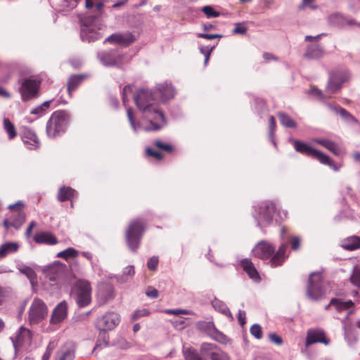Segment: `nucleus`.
<instances>
[{
  "label": "nucleus",
  "instance_id": "6e6d98bb",
  "mask_svg": "<svg viewBox=\"0 0 360 360\" xmlns=\"http://www.w3.org/2000/svg\"><path fill=\"white\" fill-rule=\"evenodd\" d=\"M248 31V27L243 22L235 23V27L233 30V34H245Z\"/></svg>",
  "mask_w": 360,
  "mask_h": 360
},
{
  "label": "nucleus",
  "instance_id": "9d476101",
  "mask_svg": "<svg viewBox=\"0 0 360 360\" xmlns=\"http://www.w3.org/2000/svg\"><path fill=\"white\" fill-rule=\"evenodd\" d=\"M24 204L21 201H18L15 204L10 205L8 209L13 210L11 219H5L4 221V226L6 229L8 230L10 228L13 227L15 229H18L25 221V214L22 210Z\"/></svg>",
  "mask_w": 360,
  "mask_h": 360
},
{
  "label": "nucleus",
  "instance_id": "4c0bfd02",
  "mask_svg": "<svg viewBox=\"0 0 360 360\" xmlns=\"http://www.w3.org/2000/svg\"><path fill=\"white\" fill-rule=\"evenodd\" d=\"M220 351L216 345L212 343L204 342L200 346V354L203 356H210L212 359V353H217Z\"/></svg>",
  "mask_w": 360,
  "mask_h": 360
},
{
  "label": "nucleus",
  "instance_id": "e2e57ef3",
  "mask_svg": "<svg viewBox=\"0 0 360 360\" xmlns=\"http://www.w3.org/2000/svg\"><path fill=\"white\" fill-rule=\"evenodd\" d=\"M146 295L149 297L155 299L158 297L159 292L155 288L149 286L146 290Z\"/></svg>",
  "mask_w": 360,
  "mask_h": 360
},
{
  "label": "nucleus",
  "instance_id": "7c9ffc66",
  "mask_svg": "<svg viewBox=\"0 0 360 360\" xmlns=\"http://www.w3.org/2000/svg\"><path fill=\"white\" fill-rule=\"evenodd\" d=\"M312 141L321 145L336 155L340 153V148L334 141L323 139H314Z\"/></svg>",
  "mask_w": 360,
  "mask_h": 360
},
{
  "label": "nucleus",
  "instance_id": "680f3d73",
  "mask_svg": "<svg viewBox=\"0 0 360 360\" xmlns=\"http://www.w3.org/2000/svg\"><path fill=\"white\" fill-rule=\"evenodd\" d=\"M287 216H288V212L286 210H278L277 211V214L276 216V219L275 220L277 221V222H281L283 220H284L285 219L287 218Z\"/></svg>",
  "mask_w": 360,
  "mask_h": 360
},
{
  "label": "nucleus",
  "instance_id": "f3484780",
  "mask_svg": "<svg viewBox=\"0 0 360 360\" xmlns=\"http://www.w3.org/2000/svg\"><path fill=\"white\" fill-rule=\"evenodd\" d=\"M76 345L72 341H67L58 350L56 360H73L75 356Z\"/></svg>",
  "mask_w": 360,
  "mask_h": 360
},
{
  "label": "nucleus",
  "instance_id": "c756f323",
  "mask_svg": "<svg viewBox=\"0 0 360 360\" xmlns=\"http://www.w3.org/2000/svg\"><path fill=\"white\" fill-rule=\"evenodd\" d=\"M323 55V50L319 44H315L307 47L305 57L311 59L319 58Z\"/></svg>",
  "mask_w": 360,
  "mask_h": 360
},
{
  "label": "nucleus",
  "instance_id": "20e7f679",
  "mask_svg": "<svg viewBox=\"0 0 360 360\" xmlns=\"http://www.w3.org/2000/svg\"><path fill=\"white\" fill-rule=\"evenodd\" d=\"M292 142L294 148L297 152L317 160L320 163L328 165L335 172L339 171L341 167V165H335L330 160L328 155L323 153L319 150H316L309 144L298 140H294Z\"/></svg>",
  "mask_w": 360,
  "mask_h": 360
},
{
  "label": "nucleus",
  "instance_id": "6ab92c4d",
  "mask_svg": "<svg viewBox=\"0 0 360 360\" xmlns=\"http://www.w3.org/2000/svg\"><path fill=\"white\" fill-rule=\"evenodd\" d=\"M22 140L25 146L29 150H34L39 147L40 142L34 131L25 128L22 134Z\"/></svg>",
  "mask_w": 360,
  "mask_h": 360
},
{
  "label": "nucleus",
  "instance_id": "f03ea898",
  "mask_svg": "<svg viewBox=\"0 0 360 360\" xmlns=\"http://www.w3.org/2000/svg\"><path fill=\"white\" fill-rule=\"evenodd\" d=\"M80 37L85 42L100 39L105 30V26L96 17L89 16L81 20Z\"/></svg>",
  "mask_w": 360,
  "mask_h": 360
},
{
  "label": "nucleus",
  "instance_id": "a211bd4d",
  "mask_svg": "<svg viewBox=\"0 0 360 360\" xmlns=\"http://www.w3.org/2000/svg\"><path fill=\"white\" fill-rule=\"evenodd\" d=\"M98 57L100 62L108 67L117 65L122 60V56L115 50L98 53Z\"/></svg>",
  "mask_w": 360,
  "mask_h": 360
},
{
  "label": "nucleus",
  "instance_id": "69168bd1",
  "mask_svg": "<svg viewBox=\"0 0 360 360\" xmlns=\"http://www.w3.org/2000/svg\"><path fill=\"white\" fill-rule=\"evenodd\" d=\"M198 37L200 38H204L209 40L217 39V38H221L222 36L221 34H203L200 33L198 34Z\"/></svg>",
  "mask_w": 360,
  "mask_h": 360
},
{
  "label": "nucleus",
  "instance_id": "58836bf2",
  "mask_svg": "<svg viewBox=\"0 0 360 360\" xmlns=\"http://www.w3.org/2000/svg\"><path fill=\"white\" fill-rule=\"evenodd\" d=\"M84 77L85 76L84 75H72L70 77L68 86V90L70 94L77 88Z\"/></svg>",
  "mask_w": 360,
  "mask_h": 360
},
{
  "label": "nucleus",
  "instance_id": "bf43d9fd",
  "mask_svg": "<svg viewBox=\"0 0 360 360\" xmlns=\"http://www.w3.org/2000/svg\"><path fill=\"white\" fill-rule=\"evenodd\" d=\"M269 339L271 342L274 343L276 345H281L283 343L282 338L275 333H269Z\"/></svg>",
  "mask_w": 360,
  "mask_h": 360
},
{
  "label": "nucleus",
  "instance_id": "ddd939ff",
  "mask_svg": "<svg viewBox=\"0 0 360 360\" xmlns=\"http://www.w3.org/2000/svg\"><path fill=\"white\" fill-rule=\"evenodd\" d=\"M156 99L161 103H166L174 98L176 91L174 86L168 82L157 84L153 89Z\"/></svg>",
  "mask_w": 360,
  "mask_h": 360
},
{
  "label": "nucleus",
  "instance_id": "a18cd8bd",
  "mask_svg": "<svg viewBox=\"0 0 360 360\" xmlns=\"http://www.w3.org/2000/svg\"><path fill=\"white\" fill-rule=\"evenodd\" d=\"M316 10L318 8V6L316 4V0H302V4L299 6L300 10L304 9Z\"/></svg>",
  "mask_w": 360,
  "mask_h": 360
},
{
  "label": "nucleus",
  "instance_id": "4468645a",
  "mask_svg": "<svg viewBox=\"0 0 360 360\" xmlns=\"http://www.w3.org/2000/svg\"><path fill=\"white\" fill-rule=\"evenodd\" d=\"M120 319L118 314L107 312L98 318L96 321V327L99 330L107 331L114 329L120 323Z\"/></svg>",
  "mask_w": 360,
  "mask_h": 360
},
{
  "label": "nucleus",
  "instance_id": "a878e982",
  "mask_svg": "<svg viewBox=\"0 0 360 360\" xmlns=\"http://www.w3.org/2000/svg\"><path fill=\"white\" fill-rule=\"evenodd\" d=\"M11 340L13 344V347L16 350L18 345H21L23 342L30 341L31 340V332L30 330L25 328L23 326H21L18 330L16 340H14L13 338H11Z\"/></svg>",
  "mask_w": 360,
  "mask_h": 360
},
{
  "label": "nucleus",
  "instance_id": "aec40b11",
  "mask_svg": "<svg viewBox=\"0 0 360 360\" xmlns=\"http://www.w3.org/2000/svg\"><path fill=\"white\" fill-rule=\"evenodd\" d=\"M328 108L334 113L339 115L342 121L348 124L355 125L359 123L358 120L346 109L338 105L327 104Z\"/></svg>",
  "mask_w": 360,
  "mask_h": 360
},
{
  "label": "nucleus",
  "instance_id": "c9c22d12",
  "mask_svg": "<svg viewBox=\"0 0 360 360\" xmlns=\"http://www.w3.org/2000/svg\"><path fill=\"white\" fill-rule=\"evenodd\" d=\"M354 305V302L351 300L344 302L340 299H333L330 300L329 305L326 307L327 309L329 306L334 307L337 310L341 311L343 309H349Z\"/></svg>",
  "mask_w": 360,
  "mask_h": 360
},
{
  "label": "nucleus",
  "instance_id": "cd10ccee",
  "mask_svg": "<svg viewBox=\"0 0 360 360\" xmlns=\"http://www.w3.org/2000/svg\"><path fill=\"white\" fill-rule=\"evenodd\" d=\"M286 245L282 244L276 253L273 256L270 262L273 267H276L282 264L285 259L287 257L285 255Z\"/></svg>",
  "mask_w": 360,
  "mask_h": 360
},
{
  "label": "nucleus",
  "instance_id": "dca6fc26",
  "mask_svg": "<svg viewBox=\"0 0 360 360\" xmlns=\"http://www.w3.org/2000/svg\"><path fill=\"white\" fill-rule=\"evenodd\" d=\"M254 256L266 259L275 252V247L266 241L259 242L252 250Z\"/></svg>",
  "mask_w": 360,
  "mask_h": 360
},
{
  "label": "nucleus",
  "instance_id": "393cba45",
  "mask_svg": "<svg viewBox=\"0 0 360 360\" xmlns=\"http://www.w3.org/2000/svg\"><path fill=\"white\" fill-rule=\"evenodd\" d=\"M135 40L134 37L131 33L113 34L105 39V41L115 42L122 45H128Z\"/></svg>",
  "mask_w": 360,
  "mask_h": 360
},
{
  "label": "nucleus",
  "instance_id": "e433bc0d",
  "mask_svg": "<svg viewBox=\"0 0 360 360\" xmlns=\"http://www.w3.org/2000/svg\"><path fill=\"white\" fill-rule=\"evenodd\" d=\"M109 345V337L105 331L100 330L98 338L96 341V345L94 347L93 353L96 352L98 349H101Z\"/></svg>",
  "mask_w": 360,
  "mask_h": 360
},
{
  "label": "nucleus",
  "instance_id": "09e8293b",
  "mask_svg": "<svg viewBox=\"0 0 360 360\" xmlns=\"http://www.w3.org/2000/svg\"><path fill=\"white\" fill-rule=\"evenodd\" d=\"M150 314V311L148 309L143 308L140 309H137L134 311V313L131 316V320L136 321L142 317L147 316Z\"/></svg>",
  "mask_w": 360,
  "mask_h": 360
},
{
  "label": "nucleus",
  "instance_id": "8fccbe9b",
  "mask_svg": "<svg viewBox=\"0 0 360 360\" xmlns=\"http://www.w3.org/2000/svg\"><path fill=\"white\" fill-rule=\"evenodd\" d=\"M153 145L158 149L168 152V153L171 152L173 149V147L172 145H170L169 143H163L159 140L155 141L153 143Z\"/></svg>",
  "mask_w": 360,
  "mask_h": 360
},
{
  "label": "nucleus",
  "instance_id": "6e6552de",
  "mask_svg": "<svg viewBox=\"0 0 360 360\" xmlns=\"http://www.w3.org/2000/svg\"><path fill=\"white\" fill-rule=\"evenodd\" d=\"M351 79V73L348 69L341 68L331 72L326 86L327 91L335 94L342 87L343 83Z\"/></svg>",
  "mask_w": 360,
  "mask_h": 360
},
{
  "label": "nucleus",
  "instance_id": "3c124183",
  "mask_svg": "<svg viewBox=\"0 0 360 360\" xmlns=\"http://www.w3.org/2000/svg\"><path fill=\"white\" fill-rule=\"evenodd\" d=\"M164 313L167 314H173L179 316L181 314H193V312L187 309H165Z\"/></svg>",
  "mask_w": 360,
  "mask_h": 360
},
{
  "label": "nucleus",
  "instance_id": "a19ab883",
  "mask_svg": "<svg viewBox=\"0 0 360 360\" xmlns=\"http://www.w3.org/2000/svg\"><path fill=\"white\" fill-rule=\"evenodd\" d=\"M278 117L280 120L281 124L288 128H295L296 127L295 122L287 114L284 112H278Z\"/></svg>",
  "mask_w": 360,
  "mask_h": 360
},
{
  "label": "nucleus",
  "instance_id": "2eb2a0df",
  "mask_svg": "<svg viewBox=\"0 0 360 360\" xmlns=\"http://www.w3.org/2000/svg\"><path fill=\"white\" fill-rule=\"evenodd\" d=\"M40 86V81L37 79H25L20 88L22 100H30L37 96Z\"/></svg>",
  "mask_w": 360,
  "mask_h": 360
},
{
  "label": "nucleus",
  "instance_id": "2f4dec72",
  "mask_svg": "<svg viewBox=\"0 0 360 360\" xmlns=\"http://www.w3.org/2000/svg\"><path fill=\"white\" fill-rule=\"evenodd\" d=\"M342 248L347 250H354L360 248V237L351 236L342 242Z\"/></svg>",
  "mask_w": 360,
  "mask_h": 360
},
{
  "label": "nucleus",
  "instance_id": "72a5a7b5",
  "mask_svg": "<svg viewBox=\"0 0 360 360\" xmlns=\"http://www.w3.org/2000/svg\"><path fill=\"white\" fill-rule=\"evenodd\" d=\"M211 304H212V306L213 307V308L216 311H217L221 313L222 314L226 315L229 317H232L231 313L229 309L228 308L226 304L223 301L215 297L211 302Z\"/></svg>",
  "mask_w": 360,
  "mask_h": 360
},
{
  "label": "nucleus",
  "instance_id": "39448f33",
  "mask_svg": "<svg viewBox=\"0 0 360 360\" xmlns=\"http://www.w3.org/2000/svg\"><path fill=\"white\" fill-rule=\"evenodd\" d=\"M276 209L275 204L271 201L263 202L254 207L252 215L257 226L262 227L269 224L272 221Z\"/></svg>",
  "mask_w": 360,
  "mask_h": 360
},
{
  "label": "nucleus",
  "instance_id": "4be33fe9",
  "mask_svg": "<svg viewBox=\"0 0 360 360\" xmlns=\"http://www.w3.org/2000/svg\"><path fill=\"white\" fill-rule=\"evenodd\" d=\"M200 328L216 341L224 342L226 340V336L215 328L213 322H204L201 324Z\"/></svg>",
  "mask_w": 360,
  "mask_h": 360
},
{
  "label": "nucleus",
  "instance_id": "f257e3e1",
  "mask_svg": "<svg viewBox=\"0 0 360 360\" xmlns=\"http://www.w3.org/2000/svg\"><path fill=\"white\" fill-rule=\"evenodd\" d=\"M134 99L138 109L143 113L141 120H137L134 110L126 107L127 119L134 133L158 131L166 126V118L155 103L156 98L153 91L139 89Z\"/></svg>",
  "mask_w": 360,
  "mask_h": 360
},
{
  "label": "nucleus",
  "instance_id": "052dcab7",
  "mask_svg": "<svg viewBox=\"0 0 360 360\" xmlns=\"http://www.w3.org/2000/svg\"><path fill=\"white\" fill-rule=\"evenodd\" d=\"M308 93H309V94L316 96L321 100H323L324 98H326L325 96L323 94V92L320 89L315 88V87H312L309 91Z\"/></svg>",
  "mask_w": 360,
  "mask_h": 360
},
{
  "label": "nucleus",
  "instance_id": "1a4fd4ad",
  "mask_svg": "<svg viewBox=\"0 0 360 360\" xmlns=\"http://www.w3.org/2000/svg\"><path fill=\"white\" fill-rule=\"evenodd\" d=\"M76 302L79 307L88 306L91 302V287L88 281L79 280L75 284Z\"/></svg>",
  "mask_w": 360,
  "mask_h": 360
},
{
  "label": "nucleus",
  "instance_id": "49530a36",
  "mask_svg": "<svg viewBox=\"0 0 360 360\" xmlns=\"http://www.w3.org/2000/svg\"><path fill=\"white\" fill-rule=\"evenodd\" d=\"M250 332L252 336H254L257 340H260L262 338L263 334H262V327L258 323L253 324L250 329Z\"/></svg>",
  "mask_w": 360,
  "mask_h": 360
},
{
  "label": "nucleus",
  "instance_id": "473e14b6",
  "mask_svg": "<svg viewBox=\"0 0 360 360\" xmlns=\"http://www.w3.org/2000/svg\"><path fill=\"white\" fill-rule=\"evenodd\" d=\"M76 191L69 186H63L59 189L58 200L60 202L70 200L76 193Z\"/></svg>",
  "mask_w": 360,
  "mask_h": 360
},
{
  "label": "nucleus",
  "instance_id": "0eeeda50",
  "mask_svg": "<svg viewBox=\"0 0 360 360\" xmlns=\"http://www.w3.org/2000/svg\"><path fill=\"white\" fill-rule=\"evenodd\" d=\"M326 291L323 288V276L321 272L310 274L307 287V295L311 300L319 301L324 297Z\"/></svg>",
  "mask_w": 360,
  "mask_h": 360
},
{
  "label": "nucleus",
  "instance_id": "864d4df0",
  "mask_svg": "<svg viewBox=\"0 0 360 360\" xmlns=\"http://www.w3.org/2000/svg\"><path fill=\"white\" fill-rule=\"evenodd\" d=\"M159 263V259L157 256H153L147 262V266L151 271H156Z\"/></svg>",
  "mask_w": 360,
  "mask_h": 360
},
{
  "label": "nucleus",
  "instance_id": "603ef678",
  "mask_svg": "<svg viewBox=\"0 0 360 360\" xmlns=\"http://www.w3.org/2000/svg\"><path fill=\"white\" fill-rule=\"evenodd\" d=\"M202 11L207 15V18H217L220 15V13L215 11L210 6H205L202 8Z\"/></svg>",
  "mask_w": 360,
  "mask_h": 360
},
{
  "label": "nucleus",
  "instance_id": "f704fd0d",
  "mask_svg": "<svg viewBox=\"0 0 360 360\" xmlns=\"http://www.w3.org/2000/svg\"><path fill=\"white\" fill-rule=\"evenodd\" d=\"M286 229L282 227L281 229V237L283 240H285L286 242H289L291 245L292 250H297L299 249L300 245V238L297 236H287L285 238Z\"/></svg>",
  "mask_w": 360,
  "mask_h": 360
},
{
  "label": "nucleus",
  "instance_id": "c85d7f7f",
  "mask_svg": "<svg viewBox=\"0 0 360 360\" xmlns=\"http://www.w3.org/2000/svg\"><path fill=\"white\" fill-rule=\"evenodd\" d=\"M19 244L16 242H7L0 246V259H2L9 254L18 251Z\"/></svg>",
  "mask_w": 360,
  "mask_h": 360
},
{
  "label": "nucleus",
  "instance_id": "9b49d317",
  "mask_svg": "<svg viewBox=\"0 0 360 360\" xmlns=\"http://www.w3.org/2000/svg\"><path fill=\"white\" fill-rule=\"evenodd\" d=\"M48 314L46 304L40 299L35 298L29 309V321L31 324H35L43 321Z\"/></svg>",
  "mask_w": 360,
  "mask_h": 360
},
{
  "label": "nucleus",
  "instance_id": "774afa93",
  "mask_svg": "<svg viewBox=\"0 0 360 360\" xmlns=\"http://www.w3.org/2000/svg\"><path fill=\"white\" fill-rule=\"evenodd\" d=\"M214 46H205L200 48V53L204 56H210Z\"/></svg>",
  "mask_w": 360,
  "mask_h": 360
},
{
  "label": "nucleus",
  "instance_id": "338daca9",
  "mask_svg": "<svg viewBox=\"0 0 360 360\" xmlns=\"http://www.w3.org/2000/svg\"><path fill=\"white\" fill-rule=\"evenodd\" d=\"M123 276H133L135 274L134 267L132 265L126 266L122 271Z\"/></svg>",
  "mask_w": 360,
  "mask_h": 360
},
{
  "label": "nucleus",
  "instance_id": "37998d69",
  "mask_svg": "<svg viewBox=\"0 0 360 360\" xmlns=\"http://www.w3.org/2000/svg\"><path fill=\"white\" fill-rule=\"evenodd\" d=\"M351 283L360 289V266H355L349 277Z\"/></svg>",
  "mask_w": 360,
  "mask_h": 360
},
{
  "label": "nucleus",
  "instance_id": "7ed1b4c3",
  "mask_svg": "<svg viewBox=\"0 0 360 360\" xmlns=\"http://www.w3.org/2000/svg\"><path fill=\"white\" fill-rule=\"evenodd\" d=\"M70 122V115L65 110L54 112L46 123V134L49 138H55L63 134Z\"/></svg>",
  "mask_w": 360,
  "mask_h": 360
},
{
  "label": "nucleus",
  "instance_id": "412c9836",
  "mask_svg": "<svg viewBox=\"0 0 360 360\" xmlns=\"http://www.w3.org/2000/svg\"><path fill=\"white\" fill-rule=\"evenodd\" d=\"M68 314V304L65 301H63L58 304L56 307L54 308L50 323L51 324H58L62 322L66 317Z\"/></svg>",
  "mask_w": 360,
  "mask_h": 360
},
{
  "label": "nucleus",
  "instance_id": "de8ad7c7",
  "mask_svg": "<svg viewBox=\"0 0 360 360\" xmlns=\"http://www.w3.org/2000/svg\"><path fill=\"white\" fill-rule=\"evenodd\" d=\"M353 311L351 310L348 312L347 315L346 316L345 319H344V321H342V325H343V330H344V335H345V339L346 340H347V338H348V333L350 330V327H351V323L349 321V316L353 314Z\"/></svg>",
  "mask_w": 360,
  "mask_h": 360
},
{
  "label": "nucleus",
  "instance_id": "c03bdc74",
  "mask_svg": "<svg viewBox=\"0 0 360 360\" xmlns=\"http://www.w3.org/2000/svg\"><path fill=\"white\" fill-rule=\"evenodd\" d=\"M18 270L20 271V273L25 274L28 278L32 284L34 283V281L36 278V274L31 267L27 266H22L18 267Z\"/></svg>",
  "mask_w": 360,
  "mask_h": 360
},
{
  "label": "nucleus",
  "instance_id": "79ce46f5",
  "mask_svg": "<svg viewBox=\"0 0 360 360\" xmlns=\"http://www.w3.org/2000/svg\"><path fill=\"white\" fill-rule=\"evenodd\" d=\"M79 255V251L73 248H68L57 254V257L68 260L70 258H75Z\"/></svg>",
  "mask_w": 360,
  "mask_h": 360
},
{
  "label": "nucleus",
  "instance_id": "0e129e2a",
  "mask_svg": "<svg viewBox=\"0 0 360 360\" xmlns=\"http://www.w3.org/2000/svg\"><path fill=\"white\" fill-rule=\"evenodd\" d=\"M54 348V345L51 342L46 347L45 353L42 356V360H49L52 350Z\"/></svg>",
  "mask_w": 360,
  "mask_h": 360
},
{
  "label": "nucleus",
  "instance_id": "f8f14e48",
  "mask_svg": "<svg viewBox=\"0 0 360 360\" xmlns=\"http://www.w3.org/2000/svg\"><path fill=\"white\" fill-rule=\"evenodd\" d=\"M328 22L330 26L342 29L360 27V22L339 13H333L329 15Z\"/></svg>",
  "mask_w": 360,
  "mask_h": 360
},
{
  "label": "nucleus",
  "instance_id": "13d9d810",
  "mask_svg": "<svg viewBox=\"0 0 360 360\" xmlns=\"http://www.w3.org/2000/svg\"><path fill=\"white\" fill-rule=\"evenodd\" d=\"M211 360H230L229 356L222 351H219L217 353L212 354Z\"/></svg>",
  "mask_w": 360,
  "mask_h": 360
},
{
  "label": "nucleus",
  "instance_id": "423d86ee",
  "mask_svg": "<svg viewBox=\"0 0 360 360\" xmlns=\"http://www.w3.org/2000/svg\"><path fill=\"white\" fill-rule=\"evenodd\" d=\"M143 232L144 224L141 219L131 221L126 231V240L131 251L136 252L139 248Z\"/></svg>",
  "mask_w": 360,
  "mask_h": 360
},
{
  "label": "nucleus",
  "instance_id": "ea45409f",
  "mask_svg": "<svg viewBox=\"0 0 360 360\" xmlns=\"http://www.w3.org/2000/svg\"><path fill=\"white\" fill-rule=\"evenodd\" d=\"M4 129L8 134V139L11 140L17 136V131L14 124L8 118L5 117L3 122Z\"/></svg>",
  "mask_w": 360,
  "mask_h": 360
},
{
  "label": "nucleus",
  "instance_id": "5701e85b",
  "mask_svg": "<svg viewBox=\"0 0 360 360\" xmlns=\"http://www.w3.org/2000/svg\"><path fill=\"white\" fill-rule=\"evenodd\" d=\"M321 342L328 345L329 341L325 338V333L321 329L309 330L307 334L306 346L308 347L312 344Z\"/></svg>",
  "mask_w": 360,
  "mask_h": 360
},
{
  "label": "nucleus",
  "instance_id": "b1692460",
  "mask_svg": "<svg viewBox=\"0 0 360 360\" xmlns=\"http://www.w3.org/2000/svg\"><path fill=\"white\" fill-rule=\"evenodd\" d=\"M240 266L248 277L254 282L258 283L261 278L253 263L249 259H243L240 261Z\"/></svg>",
  "mask_w": 360,
  "mask_h": 360
},
{
  "label": "nucleus",
  "instance_id": "bb28decb",
  "mask_svg": "<svg viewBox=\"0 0 360 360\" xmlns=\"http://www.w3.org/2000/svg\"><path fill=\"white\" fill-rule=\"evenodd\" d=\"M34 240L37 243H46L49 245H54L57 243L56 238L49 232H41L36 234Z\"/></svg>",
  "mask_w": 360,
  "mask_h": 360
},
{
  "label": "nucleus",
  "instance_id": "5fc2aeb1",
  "mask_svg": "<svg viewBox=\"0 0 360 360\" xmlns=\"http://www.w3.org/2000/svg\"><path fill=\"white\" fill-rule=\"evenodd\" d=\"M146 152L147 155L153 157L158 160H160L163 158V155L160 151H158L150 147L146 148Z\"/></svg>",
  "mask_w": 360,
  "mask_h": 360
},
{
  "label": "nucleus",
  "instance_id": "4d7b16f0",
  "mask_svg": "<svg viewBox=\"0 0 360 360\" xmlns=\"http://www.w3.org/2000/svg\"><path fill=\"white\" fill-rule=\"evenodd\" d=\"M133 91L132 85H127L124 87L122 91V102L123 104L126 106V103L128 101V96L131 94Z\"/></svg>",
  "mask_w": 360,
  "mask_h": 360
}]
</instances>
